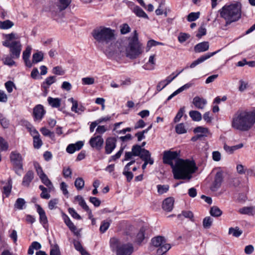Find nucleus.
Returning <instances> with one entry per match:
<instances>
[{"label": "nucleus", "mask_w": 255, "mask_h": 255, "mask_svg": "<svg viewBox=\"0 0 255 255\" xmlns=\"http://www.w3.org/2000/svg\"><path fill=\"white\" fill-rule=\"evenodd\" d=\"M179 156L180 152L177 151L165 150L163 154V162L170 165L175 179L189 181L197 167L194 161L180 159Z\"/></svg>", "instance_id": "nucleus-1"}, {"label": "nucleus", "mask_w": 255, "mask_h": 255, "mask_svg": "<svg viewBox=\"0 0 255 255\" xmlns=\"http://www.w3.org/2000/svg\"><path fill=\"white\" fill-rule=\"evenodd\" d=\"M92 35L99 48L108 57L111 58L112 57V29L105 26H100L93 30Z\"/></svg>", "instance_id": "nucleus-2"}, {"label": "nucleus", "mask_w": 255, "mask_h": 255, "mask_svg": "<svg viewBox=\"0 0 255 255\" xmlns=\"http://www.w3.org/2000/svg\"><path fill=\"white\" fill-rule=\"evenodd\" d=\"M255 124V111L239 110L233 116L232 127L242 131L250 129Z\"/></svg>", "instance_id": "nucleus-3"}, {"label": "nucleus", "mask_w": 255, "mask_h": 255, "mask_svg": "<svg viewBox=\"0 0 255 255\" xmlns=\"http://www.w3.org/2000/svg\"><path fill=\"white\" fill-rule=\"evenodd\" d=\"M221 17L226 21V24H230L238 20L241 17V4L236 2L230 5H225L220 10Z\"/></svg>", "instance_id": "nucleus-4"}, {"label": "nucleus", "mask_w": 255, "mask_h": 255, "mask_svg": "<svg viewBox=\"0 0 255 255\" xmlns=\"http://www.w3.org/2000/svg\"><path fill=\"white\" fill-rule=\"evenodd\" d=\"M143 52V47L138 39L136 30L133 32V35L128 38V44L125 48L126 56L130 59L139 57Z\"/></svg>", "instance_id": "nucleus-5"}, {"label": "nucleus", "mask_w": 255, "mask_h": 255, "mask_svg": "<svg viewBox=\"0 0 255 255\" xmlns=\"http://www.w3.org/2000/svg\"><path fill=\"white\" fill-rule=\"evenodd\" d=\"M9 158L13 170L17 175L21 176L23 171L22 156L18 152L13 151L10 153Z\"/></svg>", "instance_id": "nucleus-6"}, {"label": "nucleus", "mask_w": 255, "mask_h": 255, "mask_svg": "<svg viewBox=\"0 0 255 255\" xmlns=\"http://www.w3.org/2000/svg\"><path fill=\"white\" fill-rule=\"evenodd\" d=\"M151 242L154 247H159L157 250L158 255H162L165 254L171 248L170 245L166 244L165 239L161 236L153 238Z\"/></svg>", "instance_id": "nucleus-7"}, {"label": "nucleus", "mask_w": 255, "mask_h": 255, "mask_svg": "<svg viewBox=\"0 0 255 255\" xmlns=\"http://www.w3.org/2000/svg\"><path fill=\"white\" fill-rule=\"evenodd\" d=\"M144 150H147L144 148H141V146L138 144L132 146L131 151H127L125 152L124 158L122 161H128L134 159V157L139 156L140 158L141 156L145 154Z\"/></svg>", "instance_id": "nucleus-8"}, {"label": "nucleus", "mask_w": 255, "mask_h": 255, "mask_svg": "<svg viewBox=\"0 0 255 255\" xmlns=\"http://www.w3.org/2000/svg\"><path fill=\"white\" fill-rule=\"evenodd\" d=\"M133 251L134 248L131 243L118 245L116 247L117 255H131Z\"/></svg>", "instance_id": "nucleus-9"}, {"label": "nucleus", "mask_w": 255, "mask_h": 255, "mask_svg": "<svg viewBox=\"0 0 255 255\" xmlns=\"http://www.w3.org/2000/svg\"><path fill=\"white\" fill-rule=\"evenodd\" d=\"M11 56L14 59L19 57L21 50V45L19 41H12L11 46L9 48Z\"/></svg>", "instance_id": "nucleus-10"}, {"label": "nucleus", "mask_w": 255, "mask_h": 255, "mask_svg": "<svg viewBox=\"0 0 255 255\" xmlns=\"http://www.w3.org/2000/svg\"><path fill=\"white\" fill-rule=\"evenodd\" d=\"M219 51H217L214 52L207 53L205 55H202L201 57H200L199 58H198L197 60L194 61L190 65V67L191 68H193L195 67L197 65L203 62L204 61L208 59L214 55L215 54H216Z\"/></svg>", "instance_id": "nucleus-11"}, {"label": "nucleus", "mask_w": 255, "mask_h": 255, "mask_svg": "<svg viewBox=\"0 0 255 255\" xmlns=\"http://www.w3.org/2000/svg\"><path fill=\"white\" fill-rule=\"evenodd\" d=\"M135 162V160H132L130 161L127 165L125 166L123 174L125 175L127 178V181L130 182L133 177L132 173L130 171V166L134 163Z\"/></svg>", "instance_id": "nucleus-12"}, {"label": "nucleus", "mask_w": 255, "mask_h": 255, "mask_svg": "<svg viewBox=\"0 0 255 255\" xmlns=\"http://www.w3.org/2000/svg\"><path fill=\"white\" fill-rule=\"evenodd\" d=\"M192 103L196 108L203 109L207 104V101L203 98L196 96L193 98Z\"/></svg>", "instance_id": "nucleus-13"}, {"label": "nucleus", "mask_w": 255, "mask_h": 255, "mask_svg": "<svg viewBox=\"0 0 255 255\" xmlns=\"http://www.w3.org/2000/svg\"><path fill=\"white\" fill-rule=\"evenodd\" d=\"M209 48V43L208 41H204L196 44L194 48L196 53H201L207 51Z\"/></svg>", "instance_id": "nucleus-14"}, {"label": "nucleus", "mask_w": 255, "mask_h": 255, "mask_svg": "<svg viewBox=\"0 0 255 255\" xmlns=\"http://www.w3.org/2000/svg\"><path fill=\"white\" fill-rule=\"evenodd\" d=\"M145 154L141 156V159L144 161V163L142 165V169H145L147 164L152 165L153 164L154 161L152 158H151V154L148 150H144Z\"/></svg>", "instance_id": "nucleus-15"}, {"label": "nucleus", "mask_w": 255, "mask_h": 255, "mask_svg": "<svg viewBox=\"0 0 255 255\" xmlns=\"http://www.w3.org/2000/svg\"><path fill=\"white\" fill-rule=\"evenodd\" d=\"M104 141L100 135H97L95 137H92L89 143L92 147L99 148L103 144Z\"/></svg>", "instance_id": "nucleus-16"}, {"label": "nucleus", "mask_w": 255, "mask_h": 255, "mask_svg": "<svg viewBox=\"0 0 255 255\" xmlns=\"http://www.w3.org/2000/svg\"><path fill=\"white\" fill-rule=\"evenodd\" d=\"M34 178V173L32 170H28L23 178L22 185L25 187H29L30 182Z\"/></svg>", "instance_id": "nucleus-17"}, {"label": "nucleus", "mask_w": 255, "mask_h": 255, "mask_svg": "<svg viewBox=\"0 0 255 255\" xmlns=\"http://www.w3.org/2000/svg\"><path fill=\"white\" fill-rule=\"evenodd\" d=\"M36 208L37 212L39 215L40 222L43 226H45V225L47 224L48 223V220L45 212L40 205H37Z\"/></svg>", "instance_id": "nucleus-18"}, {"label": "nucleus", "mask_w": 255, "mask_h": 255, "mask_svg": "<svg viewBox=\"0 0 255 255\" xmlns=\"http://www.w3.org/2000/svg\"><path fill=\"white\" fill-rule=\"evenodd\" d=\"M174 199L172 197H168L165 199L162 203V208L167 212L171 211L173 207Z\"/></svg>", "instance_id": "nucleus-19"}, {"label": "nucleus", "mask_w": 255, "mask_h": 255, "mask_svg": "<svg viewBox=\"0 0 255 255\" xmlns=\"http://www.w3.org/2000/svg\"><path fill=\"white\" fill-rule=\"evenodd\" d=\"M44 114L43 107L41 105H37L33 109V115L37 120H41Z\"/></svg>", "instance_id": "nucleus-20"}, {"label": "nucleus", "mask_w": 255, "mask_h": 255, "mask_svg": "<svg viewBox=\"0 0 255 255\" xmlns=\"http://www.w3.org/2000/svg\"><path fill=\"white\" fill-rule=\"evenodd\" d=\"M68 101L72 104L71 107V111L72 112L78 113L79 111L83 112L84 111V108L81 105L79 106L77 101L74 100L73 98H69Z\"/></svg>", "instance_id": "nucleus-21"}, {"label": "nucleus", "mask_w": 255, "mask_h": 255, "mask_svg": "<svg viewBox=\"0 0 255 255\" xmlns=\"http://www.w3.org/2000/svg\"><path fill=\"white\" fill-rule=\"evenodd\" d=\"M223 181V175L220 172L216 173L215 177V180L213 183V186L212 187L213 190H215L216 189L219 188L221 185Z\"/></svg>", "instance_id": "nucleus-22"}, {"label": "nucleus", "mask_w": 255, "mask_h": 255, "mask_svg": "<svg viewBox=\"0 0 255 255\" xmlns=\"http://www.w3.org/2000/svg\"><path fill=\"white\" fill-rule=\"evenodd\" d=\"M120 230H123L125 231V233L127 235H130V231H132L134 229V227L130 224H128L127 221H122L120 223Z\"/></svg>", "instance_id": "nucleus-23"}, {"label": "nucleus", "mask_w": 255, "mask_h": 255, "mask_svg": "<svg viewBox=\"0 0 255 255\" xmlns=\"http://www.w3.org/2000/svg\"><path fill=\"white\" fill-rule=\"evenodd\" d=\"M132 11L138 17L148 19L149 17L146 13L138 6H135L132 9Z\"/></svg>", "instance_id": "nucleus-24"}, {"label": "nucleus", "mask_w": 255, "mask_h": 255, "mask_svg": "<svg viewBox=\"0 0 255 255\" xmlns=\"http://www.w3.org/2000/svg\"><path fill=\"white\" fill-rule=\"evenodd\" d=\"M75 199L76 201L78 202L79 205L83 208L85 211L89 212L90 214H91V211L90 210L89 207L86 204V202L85 201L83 198L80 195L77 196L75 197Z\"/></svg>", "instance_id": "nucleus-25"}, {"label": "nucleus", "mask_w": 255, "mask_h": 255, "mask_svg": "<svg viewBox=\"0 0 255 255\" xmlns=\"http://www.w3.org/2000/svg\"><path fill=\"white\" fill-rule=\"evenodd\" d=\"M243 143H240L236 145L230 146L225 143L224 145V149L228 153L232 154L235 150L243 147Z\"/></svg>", "instance_id": "nucleus-26"}, {"label": "nucleus", "mask_w": 255, "mask_h": 255, "mask_svg": "<svg viewBox=\"0 0 255 255\" xmlns=\"http://www.w3.org/2000/svg\"><path fill=\"white\" fill-rule=\"evenodd\" d=\"M192 84L190 83H187L183 85V86L179 88L178 89L174 92L171 95H170L167 98V100H170L173 97L176 96L178 94L183 92L184 90L189 88L191 86Z\"/></svg>", "instance_id": "nucleus-27"}, {"label": "nucleus", "mask_w": 255, "mask_h": 255, "mask_svg": "<svg viewBox=\"0 0 255 255\" xmlns=\"http://www.w3.org/2000/svg\"><path fill=\"white\" fill-rule=\"evenodd\" d=\"M56 81V77L51 76L45 79L42 84V87L45 90L47 89L49 86Z\"/></svg>", "instance_id": "nucleus-28"}, {"label": "nucleus", "mask_w": 255, "mask_h": 255, "mask_svg": "<svg viewBox=\"0 0 255 255\" xmlns=\"http://www.w3.org/2000/svg\"><path fill=\"white\" fill-rule=\"evenodd\" d=\"M48 104L53 108H58L61 105V100L59 98L48 97L47 99Z\"/></svg>", "instance_id": "nucleus-29"}, {"label": "nucleus", "mask_w": 255, "mask_h": 255, "mask_svg": "<svg viewBox=\"0 0 255 255\" xmlns=\"http://www.w3.org/2000/svg\"><path fill=\"white\" fill-rule=\"evenodd\" d=\"M39 178L41 179L42 182L48 188V189L50 191L53 187V186L52 182L49 179L47 176L44 174L41 176L39 177Z\"/></svg>", "instance_id": "nucleus-30"}, {"label": "nucleus", "mask_w": 255, "mask_h": 255, "mask_svg": "<svg viewBox=\"0 0 255 255\" xmlns=\"http://www.w3.org/2000/svg\"><path fill=\"white\" fill-rule=\"evenodd\" d=\"M71 0H59V5L58 7V11H61L65 9L71 3Z\"/></svg>", "instance_id": "nucleus-31"}, {"label": "nucleus", "mask_w": 255, "mask_h": 255, "mask_svg": "<svg viewBox=\"0 0 255 255\" xmlns=\"http://www.w3.org/2000/svg\"><path fill=\"white\" fill-rule=\"evenodd\" d=\"M11 188L12 182L11 180L10 179L6 184V185L3 187L2 193L4 195H5V197H7L9 195L11 192Z\"/></svg>", "instance_id": "nucleus-32"}, {"label": "nucleus", "mask_w": 255, "mask_h": 255, "mask_svg": "<svg viewBox=\"0 0 255 255\" xmlns=\"http://www.w3.org/2000/svg\"><path fill=\"white\" fill-rule=\"evenodd\" d=\"M43 59V54L42 52H37L32 55V63L36 64L42 61Z\"/></svg>", "instance_id": "nucleus-33"}, {"label": "nucleus", "mask_w": 255, "mask_h": 255, "mask_svg": "<svg viewBox=\"0 0 255 255\" xmlns=\"http://www.w3.org/2000/svg\"><path fill=\"white\" fill-rule=\"evenodd\" d=\"M243 233V231L238 227L229 228V234L232 235L235 237H239Z\"/></svg>", "instance_id": "nucleus-34"}, {"label": "nucleus", "mask_w": 255, "mask_h": 255, "mask_svg": "<svg viewBox=\"0 0 255 255\" xmlns=\"http://www.w3.org/2000/svg\"><path fill=\"white\" fill-rule=\"evenodd\" d=\"M182 216L189 219L191 221H194V215L193 213L190 211H183L181 214L178 215L179 219H182Z\"/></svg>", "instance_id": "nucleus-35"}, {"label": "nucleus", "mask_w": 255, "mask_h": 255, "mask_svg": "<svg viewBox=\"0 0 255 255\" xmlns=\"http://www.w3.org/2000/svg\"><path fill=\"white\" fill-rule=\"evenodd\" d=\"M189 116L194 121H200L202 119L200 113L197 111H191L189 112Z\"/></svg>", "instance_id": "nucleus-36"}, {"label": "nucleus", "mask_w": 255, "mask_h": 255, "mask_svg": "<svg viewBox=\"0 0 255 255\" xmlns=\"http://www.w3.org/2000/svg\"><path fill=\"white\" fill-rule=\"evenodd\" d=\"M144 232L145 229L144 228H140L138 233L137 234L135 242L138 244H140L144 239Z\"/></svg>", "instance_id": "nucleus-37"}, {"label": "nucleus", "mask_w": 255, "mask_h": 255, "mask_svg": "<svg viewBox=\"0 0 255 255\" xmlns=\"http://www.w3.org/2000/svg\"><path fill=\"white\" fill-rule=\"evenodd\" d=\"M253 207H244L239 209V212L242 214L253 215Z\"/></svg>", "instance_id": "nucleus-38"}, {"label": "nucleus", "mask_w": 255, "mask_h": 255, "mask_svg": "<svg viewBox=\"0 0 255 255\" xmlns=\"http://www.w3.org/2000/svg\"><path fill=\"white\" fill-rule=\"evenodd\" d=\"M210 213L211 216L217 217L222 215V211L217 206H213L210 209Z\"/></svg>", "instance_id": "nucleus-39"}, {"label": "nucleus", "mask_w": 255, "mask_h": 255, "mask_svg": "<svg viewBox=\"0 0 255 255\" xmlns=\"http://www.w3.org/2000/svg\"><path fill=\"white\" fill-rule=\"evenodd\" d=\"M13 25V23L9 20L0 21V28L5 29L11 28Z\"/></svg>", "instance_id": "nucleus-40"}, {"label": "nucleus", "mask_w": 255, "mask_h": 255, "mask_svg": "<svg viewBox=\"0 0 255 255\" xmlns=\"http://www.w3.org/2000/svg\"><path fill=\"white\" fill-rule=\"evenodd\" d=\"M39 188L42 191L40 197L43 199H48L50 197V194L48 193V190L43 185H40Z\"/></svg>", "instance_id": "nucleus-41"}, {"label": "nucleus", "mask_w": 255, "mask_h": 255, "mask_svg": "<svg viewBox=\"0 0 255 255\" xmlns=\"http://www.w3.org/2000/svg\"><path fill=\"white\" fill-rule=\"evenodd\" d=\"M13 59L11 55H6L3 59V63L5 65H8L9 66H12L15 65V62L13 60Z\"/></svg>", "instance_id": "nucleus-42"}, {"label": "nucleus", "mask_w": 255, "mask_h": 255, "mask_svg": "<svg viewBox=\"0 0 255 255\" xmlns=\"http://www.w3.org/2000/svg\"><path fill=\"white\" fill-rule=\"evenodd\" d=\"M74 184L78 190H81L84 186L85 182L82 178L78 177L75 180Z\"/></svg>", "instance_id": "nucleus-43"}, {"label": "nucleus", "mask_w": 255, "mask_h": 255, "mask_svg": "<svg viewBox=\"0 0 255 255\" xmlns=\"http://www.w3.org/2000/svg\"><path fill=\"white\" fill-rule=\"evenodd\" d=\"M109 118H101L94 122H92L90 125V130L91 132H93L96 127L99 124L101 123L104 121L109 120Z\"/></svg>", "instance_id": "nucleus-44"}, {"label": "nucleus", "mask_w": 255, "mask_h": 255, "mask_svg": "<svg viewBox=\"0 0 255 255\" xmlns=\"http://www.w3.org/2000/svg\"><path fill=\"white\" fill-rule=\"evenodd\" d=\"M157 188L158 194L161 195L168 191L169 186L168 185H158Z\"/></svg>", "instance_id": "nucleus-45"}, {"label": "nucleus", "mask_w": 255, "mask_h": 255, "mask_svg": "<svg viewBox=\"0 0 255 255\" xmlns=\"http://www.w3.org/2000/svg\"><path fill=\"white\" fill-rule=\"evenodd\" d=\"M200 14V12H191L187 16V20L190 22L194 21L199 17Z\"/></svg>", "instance_id": "nucleus-46"}, {"label": "nucleus", "mask_w": 255, "mask_h": 255, "mask_svg": "<svg viewBox=\"0 0 255 255\" xmlns=\"http://www.w3.org/2000/svg\"><path fill=\"white\" fill-rule=\"evenodd\" d=\"M194 132L195 133H200V134H204V136H206V134L209 132V130L207 128L198 127L194 129Z\"/></svg>", "instance_id": "nucleus-47"}, {"label": "nucleus", "mask_w": 255, "mask_h": 255, "mask_svg": "<svg viewBox=\"0 0 255 255\" xmlns=\"http://www.w3.org/2000/svg\"><path fill=\"white\" fill-rule=\"evenodd\" d=\"M114 49L116 53L124 52L125 48L123 45L122 41H117L115 44Z\"/></svg>", "instance_id": "nucleus-48"}, {"label": "nucleus", "mask_w": 255, "mask_h": 255, "mask_svg": "<svg viewBox=\"0 0 255 255\" xmlns=\"http://www.w3.org/2000/svg\"><path fill=\"white\" fill-rule=\"evenodd\" d=\"M175 130L176 132L178 134H183L187 132L185 126L182 123L177 125L175 127Z\"/></svg>", "instance_id": "nucleus-49"}, {"label": "nucleus", "mask_w": 255, "mask_h": 255, "mask_svg": "<svg viewBox=\"0 0 255 255\" xmlns=\"http://www.w3.org/2000/svg\"><path fill=\"white\" fill-rule=\"evenodd\" d=\"M0 124L4 128H7L9 124V121L1 114H0Z\"/></svg>", "instance_id": "nucleus-50"}, {"label": "nucleus", "mask_w": 255, "mask_h": 255, "mask_svg": "<svg viewBox=\"0 0 255 255\" xmlns=\"http://www.w3.org/2000/svg\"><path fill=\"white\" fill-rule=\"evenodd\" d=\"M25 203V202L23 199L18 198L14 204V207L17 209L21 210L23 208Z\"/></svg>", "instance_id": "nucleus-51"}, {"label": "nucleus", "mask_w": 255, "mask_h": 255, "mask_svg": "<svg viewBox=\"0 0 255 255\" xmlns=\"http://www.w3.org/2000/svg\"><path fill=\"white\" fill-rule=\"evenodd\" d=\"M74 246L75 249L79 252H80L81 254L82 255L84 254V252H85L86 251L83 248L81 243L78 241H74L73 242Z\"/></svg>", "instance_id": "nucleus-52"}, {"label": "nucleus", "mask_w": 255, "mask_h": 255, "mask_svg": "<svg viewBox=\"0 0 255 255\" xmlns=\"http://www.w3.org/2000/svg\"><path fill=\"white\" fill-rule=\"evenodd\" d=\"M105 152L107 154L112 153V138H108L106 142Z\"/></svg>", "instance_id": "nucleus-53"}, {"label": "nucleus", "mask_w": 255, "mask_h": 255, "mask_svg": "<svg viewBox=\"0 0 255 255\" xmlns=\"http://www.w3.org/2000/svg\"><path fill=\"white\" fill-rule=\"evenodd\" d=\"M130 31V28L127 23H124L120 26V31L122 34H126Z\"/></svg>", "instance_id": "nucleus-54"}, {"label": "nucleus", "mask_w": 255, "mask_h": 255, "mask_svg": "<svg viewBox=\"0 0 255 255\" xmlns=\"http://www.w3.org/2000/svg\"><path fill=\"white\" fill-rule=\"evenodd\" d=\"M212 219L210 217L205 218L203 221V225L205 228H209L212 224Z\"/></svg>", "instance_id": "nucleus-55"}, {"label": "nucleus", "mask_w": 255, "mask_h": 255, "mask_svg": "<svg viewBox=\"0 0 255 255\" xmlns=\"http://www.w3.org/2000/svg\"><path fill=\"white\" fill-rule=\"evenodd\" d=\"M82 84L84 85H92L95 83L93 77H87L82 79Z\"/></svg>", "instance_id": "nucleus-56"}, {"label": "nucleus", "mask_w": 255, "mask_h": 255, "mask_svg": "<svg viewBox=\"0 0 255 255\" xmlns=\"http://www.w3.org/2000/svg\"><path fill=\"white\" fill-rule=\"evenodd\" d=\"M65 223L71 231L74 232L76 230L77 228L76 226L74 225V224L68 217L65 219Z\"/></svg>", "instance_id": "nucleus-57"}, {"label": "nucleus", "mask_w": 255, "mask_h": 255, "mask_svg": "<svg viewBox=\"0 0 255 255\" xmlns=\"http://www.w3.org/2000/svg\"><path fill=\"white\" fill-rule=\"evenodd\" d=\"M185 112V107H183L179 110L176 117L174 118V122L175 123L178 122L182 117L184 112Z\"/></svg>", "instance_id": "nucleus-58"}, {"label": "nucleus", "mask_w": 255, "mask_h": 255, "mask_svg": "<svg viewBox=\"0 0 255 255\" xmlns=\"http://www.w3.org/2000/svg\"><path fill=\"white\" fill-rule=\"evenodd\" d=\"M8 148V145L7 142L3 137L0 136V149L1 150H6Z\"/></svg>", "instance_id": "nucleus-59"}, {"label": "nucleus", "mask_w": 255, "mask_h": 255, "mask_svg": "<svg viewBox=\"0 0 255 255\" xmlns=\"http://www.w3.org/2000/svg\"><path fill=\"white\" fill-rule=\"evenodd\" d=\"M52 73L57 75H63L65 74V71L60 66H56L52 69Z\"/></svg>", "instance_id": "nucleus-60"}, {"label": "nucleus", "mask_w": 255, "mask_h": 255, "mask_svg": "<svg viewBox=\"0 0 255 255\" xmlns=\"http://www.w3.org/2000/svg\"><path fill=\"white\" fill-rule=\"evenodd\" d=\"M34 166L36 170L37 174L39 176V177H40L45 174L43 171L42 167H41L39 163H38L37 162H34Z\"/></svg>", "instance_id": "nucleus-61"}, {"label": "nucleus", "mask_w": 255, "mask_h": 255, "mask_svg": "<svg viewBox=\"0 0 255 255\" xmlns=\"http://www.w3.org/2000/svg\"><path fill=\"white\" fill-rule=\"evenodd\" d=\"M50 255H61L59 248L57 245L52 247L50 250Z\"/></svg>", "instance_id": "nucleus-62"}, {"label": "nucleus", "mask_w": 255, "mask_h": 255, "mask_svg": "<svg viewBox=\"0 0 255 255\" xmlns=\"http://www.w3.org/2000/svg\"><path fill=\"white\" fill-rule=\"evenodd\" d=\"M206 29L204 25H202L198 29V32L196 34V37L200 38L202 36L206 35Z\"/></svg>", "instance_id": "nucleus-63"}, {"label": "nucleus", "mask_w": 255, "mask_h": 255, "mask_svg": "<svg viewBox=\"0 0 255 255\" xmlns=\"http://www.w3.org/2000/svg\"><path fill=\"white\" fill-rule=\"evenodd\" d=\"M42 144V141L40 138V136L33 138V146L35 148H39Z\"/></svg>", "instance_id": "nucleus-64"}]
</instances>
